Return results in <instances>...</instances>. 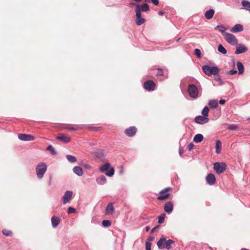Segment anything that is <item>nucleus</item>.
Instances as JSON below:
<instances>
[{"label": "nucleus", "instance_id": "obj_63", "mask_svg": "<svg viewBox=\"0 0 250 250\" xmlns=\"http://www.w3.org/2000/svg\"><path fill=\"white\" fill-rule=\"evenodd\" d=\"M235 74L237 73V71L236 70H235Z\"/></svg>", "mask_w": 250, "mask_h": 250}, {"label": "nucleus", "instance_id": "obj_19", "mask_svg": "<svg viewBox=\"0 0 250 250\" xmlns=\"http://www.w3.org/2000/svg\"><path fill=\"white\" fill-rule=\"evenodd\" d=\"M115 210L113 203L110 202L107 204L105 208V214L107 215L112 214Z\"/></svg>", "mask_w": 250, "mask_h": 250}, {"label": "nucleus", "instance_id": "obj_2", "mask_svg": "<svg viewBox=\"0 0 250 250\" xmlns=\"http://www.w3.org/2000/svg\"><path fill=\"white\" fill-rule=\"evenodd\" d=\"M47 165L44 162H40L36 167V172L37 177L42 179L47 170Z\"/></svg>", "mask_w": 250, "mask_h": 250}, {"label": "nucleus", "instance_id": "obj_29", "mask_svg": "<svg viewBox=\"0 0 250 250\" xmlns=\"http://www.w3.org/2000/svg\"><path fill=\"white\" fill-rule=\"evenodd\" d=\"M215 29L216 30L219 31V32H221L223 35L226 33L225 31L227 30V28H225V27L222 25H217L215 27Z\"/></svg>", "mask_w": 250, "mask_h": 250}, {"label": "nucleus", "instance_id": "obj_13", "mask_svg": "<svg viewBox=\"0 0 250 250\" xmlns=\"http://www.w3.org/2000/svg\"><path fill=\"white\" fill-rule=\"evenodd\" d=\"M194 121L197 124L203 125L208 123L209 119L204 116L199 115L195 118Z\"/></svg>", "mask_w": 250, "mask_h": 250}, {"label": "nucleus", "instance_id": "obj_5", "mask_svg": "<svg viewBox=\"0 0 250 250\" xmlns=\"http://www.w3.org/2000/svg\"><path fill=\"white\" fill-rule=\"evenodd\" d=\"M188 92L190 97L197 98L199 94V90L197 86L194 84H190L188 86Z\"/></svg>", "mask_w": 250, "mask_h": 250}, {"label": "nucleus", "instance_id": "obj_9", "mask_svg": "<svg viewBox=\"0 0 250 250\" xmlns=\"http://www.w3.org/2000/svg\"><path fill=\"white\" fill-rule=\"evenodd\" d=\"M136 23L137 25H141L145 22L146 19L141 17V13L139 9V6L136 9Z\"/></svg>", "mask_w": 250, "mask_h": 250}, {"label": "nucleus", "instance_id": "obj_12", "mask_svg": "<svg viewBox=\"0 0 250 250\" xmlns=\"http://www.w3.org/2000/svg\"><path fill=\"white\" fill-rule=\"evenodd\" d=\"M73 192L71 190H67L65 192L62 197L63 204H65L68 202L72 198Z\"/></svg>", "mask_w": 250, "mask_h": 250}, {"label": "nucleus", "instance_id": "obj_28", "mask_svg": "<svg viewBox=\"0 0 250 250\" xmlns=\"http://www.w3.org/2000/svg\"><path fill=\"white\" fill-rule=\"evenodd\" d=\"M237 66L238 70V74H242L244 72V66L242 62H237Z\"/></svg>", "mask_w": 250, "mask_h": 250}, {"label": "nucleus", "instance_id": "obj_46", "mask_svg": "<svg viewBox=\"0 0 250 250\" xmlns=\"http://www.w3.org/2000/svg\"><path fill=\"white\" fill-rule=\"evenodd\" d=\"M193 146H194L193 144L192 143H190L188 145L187 148L188 150L190 151L192 149Z\"/></svg>", "mask_w": 250, "mask_h": 250}, {"label": "nucleus", "instance_id": "obj_50", "mask_svg": "<svg viewBox=\"0 0 250 250\" xmlns=\"http://www.w3.org/2000/svg\"><path fill=\"white\" fill-rule=\"evenodd\" d=\"M229 128L230 130H234V125H231L229 126Z\"/></svg>", "mask_w": 250, "mask_h": 250}, {"label": "nucleus", "instance_id": "obj_56", "mask_svg": "<svg viewBox=\"0 0 250 250\" xmlns=\"http://www.w3.org/2000/svg\"><path fill=\"white\" fill-rule=\"evenodd\" d=\"M130 5L131 6H136V5H137V4H136L135 3H134V2H131L130 3Z\"/></svg>", "mask_w": 250, "mask_h": 250}, {"label": "nucleus", "instance_id": "obj_59", "mask_svg": "<svg viewBox=\"0 0 250 250\" xmlns=\"http://www.w3.org/2000/svg\"><path fill=\"white\" fill-rule=\"evenodd\" d=\"M157 227H154V228H153L151 230V233H152L154 230H155V229Z\"/></svg>", "mask_w": 250, "mask_h": 250}, {"label": "nucleus", "instance_id": "obj_43", "mask_svg": "<svg viewBox=\"0 0 250 250\" xmlns=\"http://www.w3.org/2000/svg\"><path fill=\"white\" fill-rule=\"evenodd\" d=\"M151 242H148V241L146 242V250H151Z\"/></svg>", "mask_w": 250, "mask_h": 250}, {"label": "nucleus", "instance_id": "obj_18", "mask_svg": "<svg viewBox=\"0 0 250 250\" xmlns=\"http://www.w3.org/2000/svg\"><path fill=\"white\" fill-rule=\"evenodd\" d=\"M206 181L209 185H213L216 181V178L213 174L209 173L206 177Z\"/></svg>", "mask_w": 250, "mask_h": 250}, {"label": "nucleus", "instance_id": "obj_38", "mask_svg": "<svg viewBox=\"0 0 250 250\" xmlns=\"http://www.w3.org/2000/svg\"><path fill=\"white\" fill-rule=\"evenodd\" d=\"M232 63L233 64V68L230 71H228L227 74L230 75H234V58L232 57Z\"/></svg>", "mask_w": 250, "mask_h": 250}, {"label": "nucleus", "instance_id": "obj_15", "mask_svg": "<svg viewBox=\"0 0 250 250\" xmlns=\"http://www.w3.org/2000/svg\"><path fill=\"white\" fill-rule=\"evenodd\" d=\"M226 41L231 45H234V36L230 33H225L224 35Z\"/></svg>", "mask_w": 250, "mask_h": 250}, {"label": "nucleus", "instance_id": "obj_49", "mask_svg": "<svg viewBox=\"0 0 250 250\" xmlns=\"http://www.w3.org/2000/svg\"><path fill=\"white\" fill-rule=\"evenodd\" d=\"M215 80L216 81L220 82V83H221L222 82L221 79L220 78L218 77L215 78Z\"/></svg>", "mask_w": 250, "mask_h": 250}, {"label": "nucleus", "instance_id": "obj_1", "mask_svg": "<svg viewBox=\"0 0 250 250\" xmlns=\"http://www.w3.org/2000/svg\"><path fill=\"white\" fill-rule=\"evenodd\" d=\"M174 243V241L171 239L166 241V237H162L157 242V245L159 249L166 248L167 250H170L172 248L171 245Z\"/></svg>", "mask_w": 250, "mask_h": 250}, {"label": "nucleus", "instance_id": "obj_31", "mask_svg": "<svg viewBox=\"0 0 250 250\" xmlns=\"http://www.w3.org/2000/svg\"><path fill=\"white\" fill-rule=\"evenodd\" d=\"M208 105L211 108H216L218 105V102L216 100H210L208 103Z\"/></svg>", "mask_w": 250, "mask_h": 250}, {"label": "nucleus", "instance_id": "obj_36", "mask_svg": "<svg viewBox=\"0 0 250 250\" xmlns=\"http://www.w3.org/2000/svg\"><path fill=\"white\" fill-rule=\"evenodd\" d=\"M111 225V222L108 220H104L102 221V225L104 227H108Z\"/></svg>", "mask_w": 250, "mask_h": 250}, {"label": "nucleus", "instance_id": "obj_10", "mask_svg": "<svg viewBox=\"0 0 250 250\" xmlns=\"http://www.w3.org/2000/svg\"><path fill=\"white\" fill-rule=\"evenodd\" d=\"M144 87L147 91H153L155 89V83L151 80H148L144 83Z\"/></svg>", "mask_w": 250, "mask_h": 250}, {"label": "nucleus", "instance_id": "obj_16", "mask_svg": "<svg viewBox=\"0 0 250 250\" xmlns=\"http://www.w3.org/2000/svg\"><path fill=\"white\" fill-rule=\"evenodd\" d=\"M56 139L64 143H68L71 141V138L64 134H61Z\"/></svg>", "mask_w": 250, "mask_h": 250}, {"label": "nucleus", "instance_id": "obj_51", "mask_svg": "<svg viewBox=\"0 0 250 250\" xmlns=\"http://www.w3.org/2000/svg\"><path fill=\"white\" fill-rule=\"evenodd\" d=\"M153 237L152 236H150L148 237V238H147V240H148V242H151V241L153 240Z\"/></svg>", "mask_w": 250, "mask_h": 250}, {"label": "nucleus", "instance_id": "obj_26", "mask_svg": "<svg viewBox=\"0 0 250 250\" xmlns=\"http://www.w3.org/2000/svg\"><path fill=\"white\" fill-rule=\"evenodd\" d=\"M243 7L241 9H244L246 10H250V2L247 0H243L241 1Z\"/></svg>", "mask_w": 250, "mask_h": 250}, {"label": "nucleus", "instance_id": "obj_37", "mask_svg": "<svg viewBox=\"0 0 250 250\" xmlns=\"http://www.w3.org/2000/svg\"><path fill=\"white\" fill-rule=\"evenodd\" d=\"M243 30V26L241 24H235V32H241Z\"/></svg>", "mask_w": 250, "mask_h": 250}, {"label": "nucleus", "instance_id": "obj_6", "mask_svg": "<svg viewBox=\"0 0 250 250\" xmlns=\"http://www.w3.org/2000/svg\"><path fill=\"white\" fill-rule=\"evenodd\" d=\"M214 169L217 174L223 173L226 169V165L224 163L216 162L214 164Z\"/></svg>", "mask_w": 250, "mask_h": 250}, {"label": "nucleus", "instance_id": "obj_23", "mask_svg": "<svg viewBox=\"0 0 250 250\" xmlns=\"http://www.w3.org/2000/svg\"><path fill=\"white\" fill-rule=\"evenodd\" d=\"M138 6H139V9H140L141 13L142 11L147 12L149 10V5L147 3H144L142 5H136V9L137 8Z\"/></svg>", "mask_w": 250, "mask_h": 250}, {"label": "nucleus", "instance_id": "obj_34", "mask_svg": "<svg viewBox=\"0 0 250 250\" xmlns=\"http://www.w3.org/2000/svg\"><path fill=\"white\" fill-rule=\"evenodd\" d=\"M218 51L220 53H221L223 54H225L227 53L226 49L225 48V47L222 44H219L218 45Z\"/></svg>", "mask_w": 250, "mask_h": 250}, {"label": "nucleus", "instance_id": "obj_48", "mask_svg": "<svg viewBox=\"0 0 250 250\" xmlns=\"http://www.w3.org/2000/svg\"><path fill=\"white\" fill-rule=\"evenodd\" d=\"M219 102L220 104H224L225 103L226 101L224 100L221 99L219 100Z\"/></svg>", "mask_w": 250, "mask_h": 250}, {"label": "nucleus", "instance_id": "obj_58", "mask_svg": "<svg viewBox=\"0 0 250 250\" xmlns=\"http://www.w3.org/2000/svg\"><path fill=\"white\" fill-rule=\"evenodd\" d=\"M146 231H148L149 230V227L148 226H146Z\"/></svg>", "mask_w": 250, "mask_h": 250}, {"label": "nucleus", "instance_id": "obj_30", "mask_svg": "<svg viewBox=\"0 0 250 250\" xmlns=\"http://www.w3.org/2000/svg\"><path fill=\"white\" fill-rule=\"evenodd\" d=\"M65 128L69 130L72 131V130H76L79 129H82V127H81L78 125H75V126H72L71 125H66V126L65 127Z\"/></svg>", "mask_w": 250, "mask_h": 250}, {"label": "nucleus", "instance_id": "obj_40", "mask_svg": "<svg viewBox=\"0 0 250 250\" xmlns=\"http://www.w3.org/2000/svg\"><path fill=\"white\" fill-rule=\"evenodd\" d=\"M2 232L3 235L7 236H11L12 234V232L11 231L7 230L6 229H3L2 230Z\"/></svg>", "mask_w": 250, "mask_h": 250}, {"label": "nucleus", "instance_id": "obj_11", "mask_svg": "<svg viewBox=\"0 0 250 250\" xmlns=\"http://www.w3.org/2000/svg\"><path fill=\"white\" fill-rule=\"evenodd\" d=\"M18 138L21 141H31L34 140L35 138L31 134L20 133L18 134Z\"/></svg>", "mask_w": 250, "mask_h": 250}, {"label": "nucleus", "instance_id": "obj_8", "mask_svg": "<svg viewBox=\"0 0 250 250\" xmlns=\"http://www.w3.org/2000/svg\"><path fill=\"white\" fill-rule=\"evenodd\" d=\"M170 189V188H167L161 190L159 193L160 195L158 196L157 199L160 201H162L168 199L169 196L168 191Z\"/></svg>", "mask_w": 250, "mask_h": 250}, {"label": "nucleus", "instance_id": "obj_24", "mask_svg": "<svg viewBox=\"0 0 250 250\" xmlns=\"http://www.w3.org/2000/svg\"><path fill=\"white\" fill-rule=\"evenodd\" d=\"M214 13L215 11L213 9H209L205 12V16L207 19L210 20L213 17Z\"/></svg>", "mask_w": 250, "mask_h": 250}, {"label": "nucleus", "instance_id": "obj_57", "mask_svg": "<svg viewBox=\"0 0 250 250\" xmlns=\"http://www.w3.org/2000/svg\"><path fill=\"white\" fill-rule=\"evenodd\" d=\"M49 185H51V177H50V180L48 183Z\"/></svg>", "mask_w": 250, "mask_h": 250}, {"label": "nucleus", "instance_id": "obj_55", "mask_svg": "<svg viewBox=\"0 0 250 250\" xmlns=\"http://www.w3.org/2000/svg\"><path fill=\"white\" fill-rule=\"evenodd\" d=\"M230 31L231 32L234 33V26L231 27V28L230 29Z\"/></svg>", "mask_w": 250, "mask_h": 250}, {"label": "nucleus", "instance_id": "obj_62", "mask_svg": "<svg viewBox=\"0 0 250 250\" xmlns=\"http://www.w3.org/2000/svg\"><path fill=\"white\" fill-rule=\"evenodd\" d=\"M180 38H179L177 40V41L178 42L179 40H180Z\"/></svg>", "mask_w": 250, "mask_h": 250}, {"label": "nucleus", "instance_id": "obj_22", "mask_svg": "<svg viewBox=\"0 0 250 250\" xmlns=\"http://www.w3.org/2000/svg\"><path fill=\"white\" fill-rule=\"evenodd\" d=\"M96 181L98 184L103 185L106 183V178L105 176L102 175L97 178Z\"/></svg>", "mask_w": 250, "mask_h": 250}, {"label": "nucleus", "instance_id": "obj_7", "mask_svg": "<svg viewBox=\"0 0 250 250\" xmlns=\"http://www.w3.org/2000/svg\"><path fill=\"white\" fill-rule=\"evenodd\" d=\"M235 54H240L244 53L247 51L248 48L246 45L243 43H238L237 40L235 38Z\"/></svg>", "mask_w": 250, "mask_h": 250}, {"label": "nucleus", "instance_id": "obj_20", "mask_svg": "<svg viewBox=\"0 0 250 250\" xmlns=\"http://www.w3.org/2000/svg\"><path fill=\"white\" fill-rule=\"evenodd\" d=\"M51 224L53 228H56L60 223V218L59 217L53 216L52 217Z\"/></svg>", "mask_w": 250, "mask_h": 250}, {"label": "nucleus", "instance_id": "obj_25", "mask_svg": "<svg viewBox=\"0 0 250 250\" xmlns=\"http://www.w3.org/2000/svg\"><path fill=\"white\" fill-rule=\"evenodd\" d=\"M222 149V143L221 141L217 140L216 141L215 143V152L217 154H219Z\"/></svg>", "mask_w": 250, "mask_h": 250}, {"label": "nucleus", "instance_id": "obj_53", "mask_svg": "<svg viewBox=\"0 0 250 250\" xmlns=\"http://www.w3.org/2000/svg\"><path fill=\"white\" fill-rule=\"evenodd\" d=\"M179 155L181 156L183 153V150L181 149H179Z\"/></svg>", "mask_w": 250, "mask_h": 250}, {"label": "nucleus", "instance_id": "obj_52", "mask_svg": "<svg viewBox=\"0 0 250 250\" xmlns=\"http://www.w3.org/2000/svg\"><path fill=\"white\" fill-rule=\"evenodd\" d=\"M91 128H92V129L95 130V131H97L99 129L100 127H91Z\"/></svg>", "mask_w": 250, "mask_h": 250}, {"label": "nucleus", "instance_id": "obj_33", "mask_svg": "<svg viewBox=\"0 0 250 250\" xmlns=\"http://www.w3.org/2000/svg\"><path fill=\"white\" fill-rule=\"evenodd\" d=\"M208 112H209V108L208 106H205L204 108L202 109V114L203 116L208 118Z\"/></svg>", "mask_w": 250, "mask_h": 250}, {"label": "nucleus", "instance_id": "obj_45", "mask_svg": "<svg viewBox=\"0 0 250 250\" xmlns=\"http://www.w3.org/2000/svg\"><path fill=\"white\" fill-rule=\"evenodd\" d=\"M163 75H164V72H163V69H162L161 68H158L156 75L158 76H163Z\"/></svg>", "mask_w": 250, "mask_h": 250}, {"label": "nucleus", "instance_id": "obj_47", "mask_svg": "<svg viewBox=\"0 0 250 250\" xmlns=\"http://www.w3.org/2000/svg\"><path fill=\"white\" fill-rule=\"evenodd\" d=\"M151 1L155 5H157L159 4L158 0H151Z\"/></svg>", "mask_w": 250, "mask_h": 250}, {"label": "nucleus", "instance_id": "obj_4", "mask_svg": "<svg viewBox=\"0 0 250 250\" xmlns=\"http://www.w3.org/2000/svg\"><path fill=\"white\" fill-rule=\"evenodd\" d=\"M203 72L208 76L212 75H215L218 74L219 72V68L217 66H209L205 65L202 67Z\"/></svg>", "mask_w": 250, "mask_h": 250}, {"label": "nucleus", "instance_id": "obj_3", "mask_svg": "<svg viewBox=\"0 0 250 250\" xmlns=\"http://www.w3.org/2000/svg\"><path fill=\"white\" fill-rule=\"evenodd\" d=\"M99 170L101 172H105V174L107 176L111 177L114 174V169L113 167H111V165L109 163L101 166L99 168Z\"/></svg>", "mask_w": 250, "mask_h": 250}, {"label": "nucleus", "instance_id": "obj_42", "mask_svg": "<svg viewBox=\"0 0 250 250\" xmlns=\"http://www.w3.org/2000/svg\"><path fill=\"white\" fill-rule=\"evenodd\" d=\"M76 212V209L75 208H74L69 207L68 208V209H67V213L68 214L75 213Z\"/></svg>", "mask_w": 250, "mask_h": 250}, {"label": "nucleus", "instance_id": "obj_54", "mask_svg": "<svg viewBox=\"0 0 250 250\" xmlns=\"http://www.w3.org/2000/svg\"><path fill=\"white\" fill-rule=\"evenodd\" d=\"M164 14H165V12H163V11H160V12H158V14L160 16H163Z\"/></svg>", "mask_w": 250, "mask_h": 250}, {"label": "nucleus", "instance_id": "obj_41", "mask_svg": "<svg viewBox=\"0 0 250 250\" xmlns=\"http://www.w3.org/2000/svg\"><path fill=\"white\" fill-rule=\"evenodd\" d=\"M194 54L197 56V57L198 59H200L201 58V53L200 49H195L194 50Z\"/></svg>", "mask_w": 250, "mask_h": 250}, {"label": "nucleus", "instance_id": "obj_17", "mask_svg": "<svg viewBox=\"0 0 250 250\" xmlns=\"http://www.w3.org/2000/svg\"><path fill=\"white\" fill-rule=\"evenodd\" d=\"M164 209L167 213L168 214L171 213L173 209V203L170 201L167 202L164 205Z\"/></svg>", "mask_w": 250, "mask_h": 250}, {"label": "nucleus", "instance_id": "obj_14", "mask_svg": "<svg viewBox=\"0 0 250 250\" xmlns=\"http://www.w3.org/2000/svg\"><path fill=\"white\" fill-rule=\"evenodd\" d=\"M137 132V128L135 126H130L125 130V134L128 137L134 136Z\"/></svg>", "mask_w": 250, "mask_h": 250}, {"label": "nucleus", "instance_id": "obj_35", "mask_svg": "<svg viewBox=\"0 0 250 250\" xmlns=\"http://www.w3.org/2000/svg\"><path fill=\"white\" fill-rule=\"evenodd\" d=\"M46 150H48V151H50L51 154L52 155H55L57 154L56 151L55 150L54 148H53V147L51 145L48 146L47 147V148H46Z\"/></svg>", "mask_w": 250, "mask_h": 250}, {"label": "nucleus", "instance_id": "obj_21", "mask_svg": "<svg viewBox=\"0 0 250 250\" xmlns=\"http://www.w3.org/2000/svg\"><path fill=\"white\" fill-rule=\"evenodd\" d=\"M73 171L78 176H81L83 175V171L82 168L79 166L74 167Z\"/></svg>", "mask_w": 250, "mask_h": 250}, {"label": "nucleus", "instance_id": "obj_60", "mask_svg": "<svg viewBox=\"0 0 250 250\" xmlns=\"http://www.w3.org/2000/svg\"><path fill=\"white\" fill-rule=\"evenodd\" d=\"M235 132H236V131H237L238 126L235 125Z\"/></svg>", "mask_w": 250, "mask_h": 250}, {"label": "nucleus", "instance_id": "obj_44", "mask_svg": "<svg viewBox=\"0 0 250 250\" xmlns=\"http://www.w3.org/2000/svg\"><path fill=\"white\" fill-rule=\"evenodd\" d=\"M95 156L97 158L100 159L104 156V154L102 152H95Z\"/></svg>", "mask_w": 250, "mask_h": 250}, {"label": "nucleus", "instance_id": "obj_61", "mask_svg": "<svg viewBox=\"0 0 250 250\" xmlns=\"http://www.w3.org/2000/svg\"><path fill=\"white\" fill-rule=\"evenodd\" d=\"M247 120H248V121H250V118H248L247 119Z\"/></svg>", "mask_w": 250, "mask_h": 250}, {"label": "nucleus", "instance_id": "obj_64", "mask_svg": "<svg viewBox=\"0 0 250 250\" xmlns=\"http://www.w3.org/2000/svg\"><path fill=\"white\" fill-rule=\"evenodd\" d=\"M248 11H249L250 12V10H248Z\"/></svg>", "mask_w": 250, "mask_h": 250}, {"label": "nucleus", "instance_id": "obj_32", "mask_svg": "<svg viewBox=\"0 0 250 250\" xmlns=\"http://www.w3.org/2000/svg\"><path fill=\"white\" fill-rule=\"evenodd\" d=\"M66 157L68 161L70 163H73L77 161V159L74 156L67 155Z\"/></svg>", "mask_w": 250, "mask_h": 250}, {"label": "nucleus", "instance_id": "obj_39", "mask_svg": "<svg viewBox=\"0 0 250 250\" xmlns=\"http://www.w3.org/2000/svg\"><path fill=\"white\" fill-rule=\"evenodd\" d=\"M165 216L166 214L163 213L158 217V223L159 224H162L164 222Z\"/></svg>", "mask_w": 250, "mask_h": 250}, {"label": "nucleus", "instance_id": "obj_27", "mask_svg": "<svg viewBox=\"0 0 250 250\" xmlns=\"http://www.w3.org/2000/svg\"><path fill=\"white\" fill-rule=\"evenodd\" d=\"M204 139V136L201 134H197L194 136L193 138V141L196 143L201 142Z\"/></svg>", "mask_w": 250, "mask_h": 250}]
</instances>
